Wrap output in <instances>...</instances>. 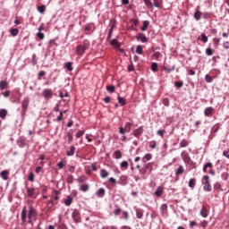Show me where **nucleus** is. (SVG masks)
<instances>
[{
	"mask_svg": "<svg viewBox=\"0 0 229 229\" xmlns=\"http://www.w3.org/2000/svg\"><path fill=\"white\" fill-rule=\"evenodd\" d=\"M160 208L163 214H165V212H167V204H162Z\"/></svg>",
	"mask_w": 229,
	"mask_h": 229,
	"instance_id": "nucleus-47",
	"label": "nucleus"
},
{
	"mask_svg": "<svg viewBox=\"0 0 229 229\" xmlns=\"http://www.w3.org/2000/svg\"><path fill=\"white\" fill-rule=\"evenodd\" d=\"M45 75H46V72L40 71V72L38 73V79L40 80V78H42V76H45Z\"/></svg>",
	"mask_w": 229,
	"mask_h": 229,
	"instance_id": "nucleus-55",
	"label": "nucleus"
},
{
	"mask_svg": "<svg viewBox=\"0 0 229 229\" xmlns=\"http://www.w3.org/2000/svg\"><path fill=\"white\" fill-rule=\"evenodd\" d=\"M64 67L65 69H67V71L71 72V71H72V62L66 63Z\"/></svg>",
	"mask_w": 229,
	"mask_h": 229,
	"instance_id": "nucleus-27",
	"label": "nucleus"
},
{
	"mask_svg": "<svg viewBox=\"0 0 229 229\" xmlns=\"http://www.w3.org/2000/svg\"><path fill=\"white\" fill-rule=\"evenodd\" d=\"M189 187L191 189H194V187H196V179H190Z\"/></svg>",
	"mask_w": 229,
	"mask_h": 229,
	"instance_id": "nucleus-22",
	"label": "nucleus"
},
{
	"mask_svg": "<svg viewBox=\"0 0 229 229\" xmlns=\"http://www.w3.org/2000/svg\"><path fill=\"white\" fill-rule=\"evenodd\" d=\"M111 46H114V47H121V44L117 39L111 40Z\"/></svg>",
	"mask_w": 229,
	"mask_h": 229,
	"instance_id": "nucleus-24",
	"label": "nucleus"
},
{
	"mask_svg": "<svg viewBox=\"0 0 229 229\" xmlns=\"http://www.w3.org/2000/svg\"><path fill=\"white\" fill-rule=\"evenodd\" d=\"M31 64L32 65H37V55L35 54L32 55Z\"/></svg>",
	"mask_w": 229,
	"mask_h": 229,
	"instance_id": "nucleus-43",
	"label": "nucleus"
},
{
	"mask_svg": "<svg viewBox=\"0 0 229 229\" xmlns=\"http://www.w3.org/2000/svg\"><path fill=\"white\" fill-rule=\"evenodd\" d=\"M118 103H120V105L122 106H124V105H126V100H124L121 96L118 95Z\"/></svg>",
	"mask_w": 229,
	"mask_h": 229,
	"instance_id": "nucleus-28",
	"label": "nucleus"
},
{
	"mask_svg": "<svg viewBox=\"0 0 229 229\" xmlns=\"http://www.w3.org/2000/svg\"><path fill=\"white\" fill-rule=\"evenodd\" d=\"M219 42H221L219 38H213V44L216 47H217V46H219Z\"/></svg>",
	"mask_w": 229,
	"mask_h": 229,
	"instance_id": "nucleus-45",
	"label": "nucleus"
},
{
	"mask_svg": "<svg viewBox=\"0 0 229 229\" xmlns=\"http://www.w3.org/2000/svg\"><path fill=\"white\" fill-rule=\"evenodd\" d=\"M119 133H121V135H124V133H126V129L123 127H119Z\"/></svg>",
	"mask_w": 229,
	"mask_h": 229,
	"instance_id": "nucleus-59",
	"label": "nucleus"
},
{
	"mask_svg": "<svg viewBox=\"0 0 229 229\" xmlns=\"http://www.w3.org/2000/svg\"><path fill=\"white\" fill-rule=\"evenodd\" d=\"M128 180V177L125 175H122L120 177V181L122 182V183H125V182Z\"/></svg>",
	"mask_w": 229,
	"mask_h": 229,
	"instance_id": "nucleus-56",
	"label": "nucleus"
},
{
	"mask_svg": "<svg viewBox=\"0 0 229 229\" xmlns=\"http://www.w3.org/2000/svg\"><path fill=\"white\" fill-rule=\"evenodd\" d=\"M204 166L207 168V169H212V167H214V165H212V163H206L204 165Z\"/></svg>",
	"mask_w": 229,
	"mask_h": 229,
	"instance_id": "nucleus-60",
	"label": "nucleus"
},
{
	"mask_svg": "<svg viewBox=\"0 0 229 229\" xmlns=\"http://www.w3.org/2000/svg\"><path fill=\"white\" fill-rule=\"evenodd\" d=\"M164 133H165V131L158 130L157 134L159 135L160 137H163Z\"/></svg>",
	"mask_w": 229,
	"mask_h": 229,
	"instance_id": "nucleus-63",
	"label": "nucleus"
},
{
	"mask_svg": "<svg viewBox=\"0 0 229 229\" xmlns=\"http://www.w3.org/2000/svg\"><path fill=\"white\" fill-rule=\"evenodd\" d=\"M201 40L204 44H207L208 42V38L205 34H201Z\"/></svg>",
	"mask_w": 229,
	"mask_h": 229,
	"instance_id": "nucleus-42",
	"label": "nucleus"
},
{
	"mask_svg": "<svg viewBox=\"0 0 229 229\" xmlns=\"http://www.w3.org/2000/svg\"><path fill=\"white\" fill-rule=\"evenodd\" d=\"M27 194L30 198L35 196V188H27Z\"/></svg>",
	"mask_w": 229,
	"mask_h": 229,
	"instance_id": "nucleus-13",
	"label": "nucleus"
},
{
	"mask_svg": "<svg viewBox=\"0 0 229 229\" xmlns=\"http://www.w3.org/2000/svg\"><path fill=\"white\" fill-rule=\"evenodd\" d=\"M213 80L214 79L212 77H210V75H208V74H207L205 76V81H207V83H212Z\"/></svg>",
	"mask_w": 229,
	"mask_h": 229,
	"instance_id": "nucleus-37",
	"label": "nucleus"
},
{
	"mask_svg": "<svg viewBox=\"0 0 229 229\" xmlns=\"http://www.w3.org/2000/svg\"><path fill=\"white\" fill-rule=\"evenodd\" d=\"M223 155L225 157V158H229V150L224 151Z\"/></svg>",
	"mask_w": 229,
	"mask_h": 229,
	"instance_id": "nucleus-64",
	"label": "nucleus"
},
{
	"mask_svg": "<svg viewBox=\"0 0 229 229\" xmlns=\"http://www.w3.org/2000/svg\"><path fill=\"white\" fill-rule=\"evenodd\" d=\"M223 47H224L225 49H229V41L224 42V43H223Z\"/></svg>",
	"mask_w": 229,
	"mask_h": 229,
	"instance_id": "nucleus-61",
	"label": "nucleus"
},
{
	"mask_svg": "<svg viewBox=\"0 0 229 229\" xmlns=\"http://www.w3.org/2000/svg\"><path fill=\"white\" fill-rule=\"evenodd\" d=\"M124 130H125V131H128V132L131 131V123H126L125 126H124Z\"/></svg>",
	"mask_w": 229,
	"mask_h": 229,
	"instance_id": "nucleus-30",
	"label": "nucleus"
},
{
	"mask_svg": "<svg viewBox=\"0 0 229 229\" xmlns=\"http://www.w3.org/2000/svg\"><path fill=\"white\" fill-rule=\"evenodd\" d=\"M43 96L45 99H51V98H53V90L49 89H44Z\"/></svg>",
	"mask_w": 229,
	"mask_h": 229,
	"instance_id": "nucleus-5",
	"label": "nucleus"
},
{
	"mask_svg": "<svg viewBox=\"0 0 229 229\" xmlns=\"http://www.w3.org/2000/svg\"><path fill=\"white\" fill-rule=\"evenodd\" d=\"M174 85H175V87H177V89H182V87H183V82L182 81H175Z\"/></svg>",
	"mask_w": 229,
	"mask_h": 229,
	"instance_id": "nucleus-46",
	"label": "nucleus"
},
{
	"mask_svg": "<svg viewBox=\"0 0 229 229\" xmlns=\"http://www.w3.org/2000/svg\"><path fill=\"white\" fill-rule=\"evenodd\" d=\"M121 212H122L121 208H118L114 209V216H120Z\"/></svg>",
	"mask_w": 229,
	"mask_h": 229,
	"instance_id": "nucleus-58",
	"label": "nucleus"
},
{
	"mask_svg": "<svg viewBox=\"0 0 229 229\" xmlns=\"http://www.w3.org/2000/svg\"><path fill=\"white\" fill-rule=\"evenodd\" d=\"M143 131H144V129L142 127H139L138 129L133 131V135L134 137L139 138L140 135H142Z\"/></svg>",
	"mask_w": 229,
	"mask_h": 229,
	"instance_id": "nucleus-7",
	"label": "nucleus"
},
{
	"mask_svg": "<svg viewBox=\"0 0 229 229\" xmlns=\"http://www.w3.org/2000/svg\"><path fill=\"white\" fill-rule=\"evenodd\" d=\"M6 115H8V111L6 109H0V118L6 119Z\"/></svg>",
	"mask_w": 229,
	"mask_h": 229,
	"instance_id": "nucleus-14",
	"label": "nucleus"
},
{
	"mask_svg": "<svg viewBox=\"0 0 229 229\" xmlns=\"http://www.w3.org/2000/svg\"><path fill=\"white\" fill-rule=\"evenodd\" d=\"M100 176L101 178H106L108 176V172L106 170H101Z\"/></svg>",
	"mask_w": 229,
	"mask_h": 229,
	"instance_id": "nucleus-35",
	"label": "nucleus"
},
{
	"mask_svg": "<svg viewBox=\"0 0 229 229\" xmlns=\"http://www.w3.org/2000/svg\"><path fill=\"white\" fill-rule=\"evenodd\" d=\"M123 169H128V161H123L120 165Z\"/></svg>",
	"mask_w": 229,
	"mask_h": 229,
	"instance_id": "nucleus-40",
	"label": "nucleus"
},
{
	"mask_svg": "<svg viewBox=\"0 0 229 229\" xmlns=\"http://www.w3.org/2000/svg\"><path fill=\"white\" fill-rule=\"evenodd\" d=\"M145 1V4L148 8H153V3H151L150 0H144Z\"/></svg>",
	"mask_w": 229,
	"mask_h": 229,
	"instance_id": "nucleus-41",
	"label": "nucleus"
},
{
	"mask_svg": "<svg viewBox=\"0 0 229 229\" xmlns=\"http://www.w3.org/2000/svg\"><path fill=\"white\" fill-rule=\"evenodd\" d=\"M136 53H137V55H142V46L138 45L136 47Z\"/></svg>",
	"mask_w": 229,
	"mask_h": 229,
	"instance_id": "nucleus-36",
	"label": "nucleus"
},
{
	"mask_svg": "<svg viewBox=\"0 0 229 229\" xmlns=\"http://www.w3.org/2000/svg\"><path fill=\"white\" fill-rule=\"evenodd\" d=\"M89 184H82V185L81 186V191L82 192H87V191H89Z\"/></svg>",
	"mask_w": 229,
	"mask_h": 229,
	"instance_id": "nucleus-29",
	"label": "nucleus"
},
{
	"mask_svg": "<svg viewBox=\"0 0 229 229\" xmlns=\"http://www.w3.org/2000/svg\"><path fill=\"white\" fill-rule=\"evenodd\" d=\"M203 189L207 192H210V191H212V186L210 184H204Z\"/></svg>",
	"mask_w": 229,
	"mask_h": 229,
	"instance_id": "nucleus-34",
	"label": "nucleus"
},
{
	"mask_svg": "<svg viewBox=\"0 0 229 229\" xmlns=\"http://www.w3.org/2000/svg\"><path fill=\"white\" fill-rule=\"evenodd\" d=\"M72 134L68 133V144H71V142H72Z\"/></svg>",
	"mask_w": 229,
	"mask_h": 229,
	"instance_id": "nucleus-62",
	"label": "nucleus"
},
{
	"mask_svg": "<svg viewBox=\"0 0 229 229\" xmlns=\"http://www.w3.org/2000/svg\"><path fill=\"white\" fill-rule=\"evenodd\" d=\"M137 40H140L143 44L148 42V38L145 34L140 33L137 37Z\"/></svg>",
	"mask_w": 229,
	"mask_h": 229,
	"instance_id": "nucleus-8",
	"label": "nucleus"
},
{
	"mask_svg": "<svg viewBox=\"0 0 229 229\" xmlns=\"http://www.w3.org/2000/svg\"><path fill=\"white\" fill-rule=\"evenodd\" d=\"M206 55L208 56H212L214 55V50H212V48H207L206 49Z\"/></svg>",
	"mask_w": 229,
	"mask_h": 229,
	"instance_id": "nucleus-39",
	"label": "nucleus"
},
{
	"mask_svg": "<svg viewBox=\"0 0 229 229\" xmlns=\"http://www.w3.org/2000/svg\"><path fill=\"white\" fill-rule=\"evenodd\" d=\"M37 37L38 38L39 40H44V33L38 32Z\"/></svg>",
	"mask_w": 229,
	"mask_h": 229,
	"instance_id": "nucleus-57",
	"label": "nucleus"
},
{
	"mask_svg": "<svg viewBox=\"0 0 229 229\" xmlns=\"http://www.w3.org/2000/svg\"><path fill=\"white\" fill-rule=\"evenodd\" d=\"M63 117H64V112L60 111L59 112V116L57 117L56 121L58 123H60V121H62Z\"/></svg>",
	"mask_w": 229,
	"mask_h": 229,
	"instance_id": "nucleus-51",
	"label": "nucleus"
},
{
	"mask_svg": "<svg viewBox=\"0 0 229 229\" xmlns=\"http://www.w3.org/2000/svg\"><path fill=\"white\" fill-rule=\"evenodd\" d=\"M10 32L12 37H17L19 35V29H11Z\"/></svg>",
	"mask_w": 229,
	"mask_h": 229,
	"instance_id": "nucleus-25",
	"label": "nucleus"
},
{
	"mask_svg": "<svg viewBox=\"0 0 229 229\" xmlns=\"http://www.w3.org/2000/svg\"><path fill=\"white\" fill-rule=\"evenodd\" d=\"M202 13L199 10H197L193 15L196 21H199L201 19Z\"/></svg>",
	"mask_w": 229,
	"mask_h": 229,
	"instance_id": "nucleus-15",
	"label": "nucleus"
},
{
	"mask_svg": "<svg viewBox=\"0 0 229 229\" xmlns=\"http://www.w3.org/2000/svg\"><path fill=\"white\" fill-rule=\"evenodd\" d=\"M169 98H164L163 99V105L165 106H169Z\"/></svg>",
	"mask_w": 229,
	"mask_h": 229,
	"instance_id": "nucleus-54",
	"label": "nucleus"
},
{
	"mask_svg": "<svg viewBox=\"0 0 229 229\" xmlns=\"http://www.w3.org/2000/svg\"><path fill=\"white\" fill-rule=\"evenodd\" d=\"M136 216H137L138 219H142L144 214H142V212H140V211H136Z\"/></svg>",
	"mask_w": 229,
	"mask_h": 229,
	"instance_id": "nucleus-53",
	"label": "nucleus"
},
{
	"mask_svg": "<svg viewBox=\"0 0 229 229\" xmlns=\"http://www.w3.org/2000/svg\"><path fill=\"white\" fill-rule=\"evenodd\" d=\"M98 198H103L105 196V190L103 188H99L98 191L96 192Z\"/></svg>",
	"mask_w": 229,
	"mask_h": 229,
	"instance_id": "nucleus-17",
	"label": "nucleus"
},
{
	"mask_svg": "<svg viewBox=\"0 0 229 229\" xmlns=\"http://www.w3.org/2000/svg\"><path fill=\"white\" fill-rule=\"evenodd\" d=\"M163 193H164V191L162 190V187H160V186L155 191V194H156V196H157V198H160V196H162Z\"/></svg>",
	"mask_w": 229,
	"mask_h": 229,
	"instance_id": "nucleus-19",
	"label": "nucleus"
},
{
	"mask_svg": "<svg viewBox=\"0 0 229 229\" xmlns=\"http://www.w3.org/2000/svg\"><path fill=\"white\" fill-rule=\"evenodd\" d=\"M200 216L205 218L208 217V210H207V208L205 206H203L200 210Z\"/></svg>",
	"mask_w": 229,
	"mask_h": 229,
	"instance_id": "nucleus-9",
	"label": "nucleus"
},
{
	"mask_svg": "<svg viewBox=\"0 0 229 229\" xmlns=\"http://www.w3.org/2000/svg\"><path fill=\"white\" fill-rule=\"evenodd\" d=\"M87 180V177H85V176H81V177H79L78 179H77V182H79V183H83V182H85Z\"/></svg>",
	"mask_w": 229,
	"mask_h": 229,
	"instance_id": "nucleus-48",
	"label": "nucleus"
},
{
	"mask_svg": "<svg viewBox=\"0 0 229 229\" xmlns=\"http://www.w3.org/2000/svg\"><path fill=\"white\" fill-rule=\"evenodd\" d=\"M85 133V131H79L77 133H76V137L77 139H80L81 137H83V134Z\"/></svg>",
	"mask_w": 229,
	"mask_h": 229,
	"instance_id": "nucleus-49",
	"label": "nucleus"
},
{
	"mask_svg": "<svg viewBox=\"0 0 229 229\" xmlns=\"http://www.w3.org/2000/svg\"><path fill=\"white\" fill-rule=\"evenodd\" d=\"M151 158H152L151 154H146V155L143 157V158H142V162H143L144 164H146V162H149V160H151Z\"/></svg>",
	"mask_w": 229,
	"mask_h": 229,
	"instance_id": "nucleus-18",
	"label": "nucleus"
},
{
	"mask_svg": "<svg viewBox=\"0 0 229 229\" xmlns=\"http://www.w3.org/2000/svg\"><path fill=\"white\" fill-rule=\"evenodd\" d=\"M33 217H37V211L33 208H30L28 213V223H31V219H33Z\"/></svg>",
	"mask_w": 229,
	"mask_h": 229,
	"instance_id": "nucleus-4",
	"label": "nucleus"
},
{
	"mask_svg": "<svg viewBox=\"0 0 229 229\" xmlns=\"http://www.w3.org/2000/svg\"><path fill=\"white\" fill-rule=\"evenodd\" d=\"M37 10L39 13H44V12H46V5L38 6Z\"/></svg>",
	"mask_w": 229,
	"mask_h": 229,
	"instance_id": "nucleus-33",
	"label": "nucleus"
},
{
	"mask_svg": "<svg viewBox=\"0 0 229 229\" xmlns=\"http://www.w3.org/2000/svg\"><path fill=\"white\" fill-rule=\"evenodd\" d=\"M35 180V174H33V173H30L29 174V182H34Z\"/></svg>",
	"mask_w": 229,
	"mask_h": 229,
	"instance_id": "nucleus-52",
	"label": "nucleus"
},
{
	"mask_svg": "<svg viewBox=\"0 0 229 229\" xmlns=\"http://www.w3.org/2000/svg\"><path fill=\"white\" fill-rule=\"evenodd\" d=\"M181 157H182V161L184 162V164H190L191 162V157L189 156V152L187 151H182L181 153Z\"/></svg>",
	"mask_w": 229,
	"mask_h": 229,
	"instance_id": "nucleus-3",
	"label": "nucleus"
},
{
	"mask_svg": "<svg viewBox=\"0 0 229 229\" xmlns=\"http://www.w3.org/2000/svg\"><path fill=\"white\" fill-rule=\"evenodd\" d=\"M151 71H153V72H156V71H158V64L157 63L151 64Z\"/></svg>",
	"mask_w": 229,
	"mask_h": 229,
	"instance_id": "nucleus-31",
	"label": "nucleus"
},
{
	"mask_svg": "<svg viewBox=\"0 0 229 229\" xmlns=\"http://www.w3.org/2000/svg\"><path fill=\"white\" fill-rule=\"evenodd\" d=\"M0 176H2L3 180H8V171L4 170L0 173Z\"/></svg>",
	"mask_w": 229,
	"mask_h": 229,
	"instance_id": "nucleus-21",
	"label": "nucleus"
},
{
	"mask_svg": "<svg viewBox=\"0 0 229 229\" xmlns=\"http://www.w3.org/2000/svg\"><path fill=\"white\" fill-rule=\"evenodd\" d=\"M67 183H72L74 182V176L69 175L66 179Z\"/></svg>",
	"mask_w": 229,
	"mask_h": 229,
	"instance_id": "nucleus-44",
	"label": "nucleus"
},
{
	"mask_svg": "<svg viewBox=\"0 0 229 229\" xmlns=\"http://www.w3.org/2000/svg\"><path fill=\"white\" fill-rule=\"evenodd\" d=\"M7 88H8V81H0V90H4Z\"/></svg>",
	"mask_w": 229,
	"mask_h": 229,
	"instance_id": "nucleus-12",
	"label": "nucleus"
},
{
	"mask_svg": "<svg viewBox=\"0 0 229 229\" xmlns=\"http://www.w3.org/2000/svg\"><path fill=\"white\" fill-rule=\"evenodd\" d=\"M27 219V213H26V207H24L21 210V223H26Z\"/></svg>",
	"mask_w": 229,
	"mask_h": 229,
	"instance_id": "nucleus-10",
	"label": "nucleus"
},
{
	"mask_svg": "<svg viewBox=\"0 0 229 229\" xmlns=\"http://www.w3.org/2000/svg\"><path fill=\"white\" fill-rule=\"evenodd\" d=\"M107 92L114 93L115 92V87L114 86H106Z\"/></svg>",
	"mask_w": 229,
	"mask_h": 229,
	"instance_id": "nucleus-38",
	"label": "nucleus"
},
{
	"mask_svg": "<svg viewBox=\"0 0 229 229\" xmlns=\"http://www.w3.org/2000/svg\"><path fill=\"white\" fill-rule=\"evenodd\" d=\"M183 173H185V169H183V167L182 165H180L176 170H175V174L176 176L180 175V174H183Z\"/></svg>",
	"mask_w": 229,
	"mask_h": 229,
	"instance_id": "nucleus-16",
	"label": "nucleus"
},
{
	"mask_svg": "<svg viewBox=\"0 0 229 229\" xmlns=\"http://www.w3.org/2000/svg\"><path fill=\"white\" fill-rule=\"evenodd\" d=\"M114 157L119 159V158L123 157V153H121L120 150H116V151H114Z\"/></svg>",
	"mask_w": 229,
	"mask_h": 229,
	"instance_id": "nucleus-32",
	"label": "nucleus"
},
{
	"mask_svg": "<svg viewBox=\"0 0 229 229\" xmlns=\"http://www.w3.org/2000/svg\"><path fill=\"white\" fill-rule=\"evenodd\" d=\"M29 106H30V98L26 97L21 101V115L26 114V112H27Z\"/></svg>",
	"mask_w": 229,
	"mask_h": 229,
	"instance_id": "nucleus-2",
	"label": "nucleus"
},
{
	"mask_svg": "<svg viewBox=\"0 0 229 229\" xmlns=\"http://www.w3.org/2000/svg\"><path fill=\"white\" fill-rule=\"evenodd\" d=\"M213 112H214V107H212V106L207 107L204 110V115H206V117H210V115H212Z\"/></svg>",
	"mask_w": 229,
	"mask_h": 229,
	"instance_id": "nucleus-6",
	"label": "nucleus"
},
{
	"mask_svg": "<svg viewBox=\"0 0 229 229\" xmlns=\"http://www.w3.org/2000/svg\"><path fill=\"white\" fill-rule=\"evenodd\" d=\"M148 26H149V21H144L143 26L141 27V31H146V30H148Z\"/></svg>",
	"mask_w": 229,
	"mask_h": 229,
	"instance_id": "nucleus-26",
	"label": "nucleus"
},
{
	"mask_svg": "<svg viewBox=\"0 0 229 229\" xmlns=\"http://www.w3.org/2000/svg\"><path fill=\"white\" fill-rule=\"evenodd\" d=\"M90 47V43H89V40H84L82 45H79L76 48V54L79 55H82L85 54V51H87V49H89V47Z\"/></svg>",
	"mask_w": 229,
	"mask_h": 229,
	"instance_id": "nucleus-1",
	"label": "nucleus"
},
{
	"mask_svg": "<svg viewBox=\"0 0 229 229\" xmlns=\"http://www.w3.org/2000/svg\"><path fill=\"white\" fill-rule=\"evenodd\" d=\"M72 203V197L68 196L66 199H64V204L66 207H71V204Z\"/></svg>",
	"mask_w": 229,
	"mask_h": 229,
	"instance_id": "nucleus-20",
	"label": "nucleus"
},
{
	"mask_svg": "<svg viewBox=\"0 0 229 229\" xmlns=\"http://www.w3.org/2000/svg\"><path fill=\"white\" fill-rule=\"evenodd\" d=\"M209 176L208 175H205L203 177L204 181H205V185H209L210 184V182L208 181L209 180Z\"/></svg>",
	"mask_w": 229,
	"mask_h": 229,
	"instance_id": "nucleus-50",
	"label": "nucleus"
},
{
	"mask_svg": "<svg viewBox=\"0 0 229 229\" xmlns=\"http://www.w3.org/2000/svg\"><path fill=\"white\" fill-rule=\"evenodd\" d=\"M75 151H76V147H75V146H72V147L70 148V150H68V151L66 152L67 157H73Z\"/></svg>",
	"mask_w": 229,
	"mask_h": 229,
	"instance_id": "nucleus-11",
	"label": "nucleus"
},
{
	"mask_svg": "<svg viewBox=\"0 0 229 229\" xmlns=\"http://www.w3.org/2000/svg\"><path fill=\"white\" fill-rule=\"evenodd\" d=\"M189 146V141L187 140H182L180 142V148H187Z\"/></svg>",
	"mask_w": 229,
	"mask_h": 229,
	"instance_id": "nucleus-23",
	"label": "nucleus"
}]
</instances>
